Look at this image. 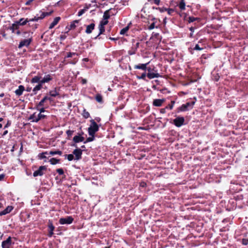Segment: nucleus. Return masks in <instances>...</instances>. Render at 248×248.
I'll use <instances>...</instances> for the list:
<instances>
[{"label": "nucleus", "mask_w": 248, "mask_h": 248, "mask_svg": "<svg viewBox=\"0 0 248 248\" xmlns=\"http://www.w3.org/2000/svg\"><path fill=\"white\" fill-rule=\"evenodd\" d=\"M91 137L88 138L86 141H84V143H86L89 142H91L94 140V136H90Z\"/></svg>", "instance_id": "nucleus-35"}, {"label": "nucleus", "mask_w": 248, "mask_h": 248, "mask_svg": "<svg viewBox=\"0 0 248 248\" xmlns=\"http://www.w3.org/2000/svg\"><path fill=\"white\" fill-rule=\"evenodd\" d=\"M146 70H147L148 73H151L152 71H153V69H152V68H150V67H147Z\"/></svg>", "instance_id": "nucleus-60"}, {"label": "nucleus", "mask_w": 248, "mask_h": 248, "mask_svg": "<svg viewBox=\"0 0 248 248\" xmlns=\"http://www.w3.org/2000/svg\"><path fill=\"white\" fill-rule=\"evenodd\" d=\"M51 14V12H43L41 11L39 12L33 18L28 19L29 22L30 21H37L39 19H42L46 16H49Z\"/></svg>", "instance_id": "nucleus-2"}, {"label": "nucleus", "mask_w": 248, "mask_h": 248, "mask_svg": "<svg viewBox=\"0 0 248 248\" xmlns=\"http://www.w3.org/2000/svg\"><path fill=\"white\" fill-rule=\"evenodd\" d=\"M184 122L185 119L183 117H177L173 120V124L178 127L182 126Z\"/></svg>", "instance_id": "nucleus-5"}, {"label": "nucleus", "mask_w": 248, "mask_h": 248, "mask_svg": "<svg viewBox=\"0 0 248 248\" xmlns=\"http://www.w3.org/2000/svg\"><path fill=\"white\" fill-rule=\"evenodd\" d=\"M146 76H147V74L146 73V72H144L143 73L140 77H139L138 78L145 80Z\"/></svg>", "instance_id": "nucleus-43"}, {"label": "nucleus", "mask_w": 248, "mask_h": 248, "mask_svg": "<svg viewBox=\"0 0 248 248\" xmlns=\"http://www.w3.org/2000/svg\"><path fill=\"white\" fill-rule=\"evenodd\" d=\"M73 153L75 155L76 160H79L81 158L82 151L80 149L77 148L75 149Z\"/></svg>", "instance_id": "nucleus-10"}, {"label": "nucleus", "mask_w": 248, "mask_h": 248, "mask_svg": "<svg viewBox=\"0 0 248 248\" xmlns=\"http://www.w3.org/2000/svg\"><path fill=\"white\" fill-rule=\"evenodd\" d=\"M95 100L97 102L102 103L103 102L102 96L100 94H97L95 96Z\"/></svg>", "instance_id": "nucleus-27"}, {"label": "nucleus", "mask_w": 248, "mask_h": 248, "mask_svg": "<svg viewBox=\"0 0 248 248\" xmlns=\"http://www.w3.org/2000/svg\"><path fill=\"white\" fill-rule=\"evenodd\" d=\"M77 62V60H75V61H73V62H69V63H70V64H76V63Z\"/></svg>", "instance_id": "nucleus-63"}, {"label": "nucleus", "mask_w": 248, "mask_h": 248, "mask_svg": "<svg viewBox=\"0 0 248 248\" xmlns=\"http://www.w3.org/2000/svg\"><path fill=\"white\" fill-rule=\"evenodd\" d=\"M24 90L25 87H24V86L19 85L18 86V89L15 91V93L17 96H19L23 94V93L24 91Z\"/></svg>", "instance_id": "nucleus-14"}, {"label": "nucleus", "mask_w": 248, "mask_h": 248, "mask_svg": "<svg viewBox=\"0 0 248 248\" xmlns=\"http://www.w3.org/2000/svg\"><path fill=\"white\" fill-rule=\"evenodd\" d=\"M50 95L52 97H56L59 94V93L57 91L56 89L51 90L49 93Z\"/></svg>", "instance_id": "nucleus-24"}, {"label": "nucleus", "mask_w": 248, "mask_h": 248, "mask_svg": "<svg viewBox=\"0 0 248 248\" xmlns=\"http://www.w3.org/2000/svg\"><path fill=\"white\" fill-rule=\"evenodd\" d=\"M18 28L19 25L17 21H16L14 23L12 24V26L10 27V30H11L13 32H15Z\"/></svg>", "instance_id": "nucleus-21"}, {"label": "nucleus", "mask_w": 248, "mask_h": 248, "mask_svg": "<svg viewBox=\"0 0 248 248\" xmlns=\"http://www.w3.org/2000/svg\"><path fill=\"white\" fill-rule=\"evenodd\" d=\"M156 9L158 10L161 13H163L164 12L167 11V8H164V7H162V8L157 7V8H156Z\"/></svg>", "instance_id": "nucleus-45"}, {"label": "nucleus", "mask_w": 248, "mask_h": 248, "mask_svg": "<svg viewBox=\"0 0 248 248\" xmlns=\"http://www.w3.org/2000/svg\"><path fill=\"white\" fill-rule=\"evenodd\" d=\"M52 79V78L50 75H45V77L41 80L40 82L43 84L45 83H47Z\"/></svg>", "instance_id": "nucleus-15"}, {"label": "nucleus", "mask_w": 248, "mask_h": 248, "mask_svg": "<svg viewBox=\"0 0 248 248\" xmlns=\"http://www.w3.org/2000/svg\"><path fill=\"white\" fill-rule=\"evenodd\" d=\"M193 49L196 50H202L203 49V48L201 47L198 44H197L194 47Z\"/></svg>", "instance_id": "nucleus-48"}, {"label": "nucleus", "mask_w": 248, "mask_h": 248, "mask_svg": "<svg viewBox=\"0 0 248 248\" xmlns=\"http://www.w3.org/2000/svg\"><path fill=\"white\" fill-rule=\"evenodd\" d=\"M66 134L67 135V136L69 137H70L73 134L74 131L73 130H68L66 131Z\"/></svg>", "instance_id": "nucleus-47"}, {"label": "nucleus", "mask_w": 248, "mask_h": 248, "mask_svg": "<svg viewBox=\"0 0 248 248\" xmlns=\"http://www.w3.org/2000/svg\"><path fill=\"white\" fill-rule=\"evenodd\" d=\"M12 238L9 236L6 240L3 241L2 242V248H10L12 245Z\"/></svg>", "instance_id": "nucleus-9"}, {"label": "nucleus", "mask_w": 248, "mask_h": 248, "mask_svg": "<svg viewBox=\"0 0 248 248\" xmlns=\"http://www.w3.org/2000/svg\"><path fill=\"white\" fill-rule=\"evenodd\" d=\"M242 242L244 245H248V238L243 239Z\"/></svg>", "instance_id": "nucleus-52"}, {"label": "nucleus", "mask_w": 248, "mask_h": 248, "mask_svg": "<svg viewBox=\"0 0 248 248\" xmlns=\"http://www.w3.org/2000/svg\"><path fill=\"white\" fill-rule=\"evenodd\" d=\"M91 125L88 128V134L89 136H94L95 133L98 131L99 127L96 123L93 120L90 121Z\"/></svg>", "instance_id": "nucleus-1"}, {"label": "nucleus", "mask_w": 248, "mask_h": 248, "mask_svg": "<svg viewBox=\"0 0 248 248\" xmlns=\"http://www.w3.org/2000/svg\"><path fill=\"white\" fill-rule=\"evenodd\" d=\"M99 33L97 36L95 38H97L100 34H102L105 31V27L104 26L99 24Z\"/></svg>", "instance_id": "nucleus-31"}, {"label": "nucleus", "mask_w": 248, "mask_h": 248, "mask_svg": "<svg viewBox=\"0 0 248 248\" xmlns=\"http://www.w3.org/2000/svg\"><path fill=\"white\" fill-rule=\"evenodd\" d=\"M136 48H135L134 46L132 47V48L128 51V54L130 55H134L136 52Z\"/></svg>", "instance_id": "nucleus-33"}, {"label": "nucleus", "mask_w": 248, "mask_h": 248, "mask_svg": "<svg viewBox=\"0 0 248 248\" xmlns=\"http://www.w3.org/2000/svg\"><path fill=\"white\" fill-rule=\"evenodd\" d=\"M103 20H108V19L110 17V15L109 14L108 11H106L103 15Z\"/></svg>", "instance_id": "nucleus-30"}, {"label": "nucleus", "mask_w": 248, "mask_h": 248, "mask_svg": "<svg viewBox=\"0 0 248 248\" xmlns=\"http://www.w3.org/2000/svg\"><path fill=\"white\" fill-rule=\"evenodd\" d=\"M62 152L61 151H50L48 153V155H62Z\"/></svg>", "instance_id": "nucleus-29"}, {"label": "nucleus", "mask_w": 248, "mask_h": 248, "mask_svg": "<svg viewBox=\"0 0 248 248\" xmlns=\"http://www.w3.org/2000/svg\"><path fill=\"white\" fill-rule=\"evenodd\" d=\"M45 155H48V153H47V152L42 153L41 154V156H40V157H41V158H46V156H45Z\"/></svg>", "instance_id": "nucleus-55"}, {"label": "nucleus", "mask_w": 248, "mask_h": 248, "mask_svg": "<svg viewBox=\"0 0 248 248\" xmlns=\"http://www.w3.org/2000/svg\"><path fill=\"white\" fill-rule=\"evenodd\" d=\"M195 103V101H192L190 102H187L186 104L182 105L178 108V112L186 111L188 110V108H192Z\"/></svg>", "instance_id": "nucleus-3"}, {"label": "nucleus", "mask_w": 248, "mask_h": 248, "mask_svg": "<svg viewBox=\"0 0 248 248\" xmlns=\"http://www.w3.org/2000/svg\"><path fill=\"white\" fill-rule=\"evenodd\" d=\"M17 22L19 26H24L28 22H29L28 18H21L18 21H17Z\"/></svg>", "instance_id": "nucleus-19"}, {"label": "nucleus", "mask_w": 248, "mask_h": 248, "mask_svg": "<svg viewBox=\"0 0 248 248\" xmlns=\"http://www.w3.org/2000/svg\"><path fill=\"white\" fill-rule=\"evenodd\" d=\"M197 19H198V18L197 17H194L193 16H189L188 17V22L189 23L193 22Z\"/></svg>", "instance_id": "nucleus-39"}, {"label": "nucleus", "mask_w": 248, "mask_h": 248, "mask_svg": "<svg viewBox=\"0 0 248 248\" xmlns=\"http://www.w3.org/2000/svg\"><path fill=\"white\" fill-rule=\"evenodd\" d=\"M167 13L169 15H170L174 12V10L172 9H167Z\"/></svg>", "instance_id": "nucleus-54"}, {"label": "nucleus", "mask_w": 248, "mask_h": 248, "mask_svg": "<svg viewBox=\"0 0 248 248\" xmlns=\"http://www.w3.org/2000/svg\"><path fill=\"white\" fill-rule=\"evenodd\" d=\"M78 20H76L73 21L70 25L69 30L75 29L76 27V23H78Z\"/></svg>", "instance_id": "nucleus-26"}, {"label": "nucleus", "mask_w": 248, "mask_h": 248, "mask_svg": "<svg viewBox=\"0 0 248 248\" xmlns=\"http://www.w3.org/2000/svg\"><path fill=\"white\" fill-rule=\"evenodd\" d=\"M108 23V20H103V21H101L100 22V24L103 26H105V25H107Z\"/></svg>", "instance_id": "nucleus-53"}, {"label": "nucleus", "mask_w": 248, "mask_h": 248, "mask_svg": "<svg viewBox=\"0 0 248 248\" xmlns=\"http://www.w3.org/2000/svg\"><path fill=\"white\" fill-rule=\"evenodd\" d=\"M66 156H67V158L69 161L73 160L74 159V155H73V154H69V155H67Z\"/></svg>", "instance_id": "nucleus-44"}, {"label": "nucleus", "mask_w": 248, "mask_h": 248, "mask_svg": "<svg viewBox=\"0 0 248 248\" xmlns=\"http://www.w3.org/2000/svg\"><path fill=\"white\" fill-rule=\"evenodd\" d=\"M53 234V231H49V233L48 234L49 237H51L52 235Z\"/></svg>", "instance_id": "nucleus-61"}, {"label": "nucleus", "mask_w": 248, "mask_h": 248, "mask_svg": "<svg viewBox=\"0 0 248 248\" xmlns=\"http://www.w3.org/2000/svg\"><path fill=\"white\" fill-rule=\"evenodd\" d=\"M40 81H41V77H40L35 76L31 79V82L32 83H38V82L40 83Z\"/></svg>", "instance_id": "nucleus-25"}, {"label": "nucleus", "mask_w": 248, "mask_h": 248, "mask_svg": "<svg viewBox=\"0 0 248 248\" xmlns=\"http://www.w3.org/2000/svg\"><path fill=\"white\" fill-rule=\"evenodd\" d=\"M56 171L60 175H62L64 173L63 169L61 168L57 169Z\"/></svg>", "instance_id": "nucleus-51"}, {"label": "nucleus", "mask_w": 248, "mask_h": 248, "mask_svg": "<svg viewBox=\"0 0 248 248\" xmlns=\"http://www.w3.org/2000/svg\"><path fill=\"white\" fill-rule=\"evenodd\" d=\"M153 71L151 73H148L147 74V77L149 79H153L154 78L161 77V76L160 75L159 73H157V71L156 70H155L153 69Z\"/></svg>", "instance_id": "nucleus-7"}, {"label": "nucleus", "mask_w": 248, "mask_h": 248, "mask_svg": "<svg viewBox=\"0 0 248 248\" xmlns=\"http://www.w3.org/2000/svg\"><path fill=\"white\" fill-rule=\"evenodd\" d=\"M31 40H32L31 38L24 39L22 40L18 45V48H21L24 46H28L31 44Z\"/></svg>", "instance_id": "nucleus-8"}, {"label": "nucleus", "mask_w": 248, "mask_h": 248, "mask_svg": "<svg viewBox=\"0 0 248 248\" xmlns=\"http://www.w3.org/2000/svg\"><path fill=\"white\" fill-rule=\"evenodd\" d=\"M128 30H129L128 26H127L124 28H123L120 31V34H124L128 31Z\"/></svg>", "instance_id": "nucleus-37"}, {"label": "nucleus", "mask_w": 248, "mask_h": 248, "mask_svg": "<svg viewBox=\"0 0 248 248\" xmlns=\"http://www.w3.org/2000/svg\"><path fill=\"white\" fill-rule=\"evenodd\" d=\"M60 161L59 159H57L55 158H52L49 160V162L52 165H55L58 163Z\"/></svg>", "instance_id": "nucleus-32"}, {"label": "nucleus", "mask_w": 248, "mask_h": 248, "mask_svg": "<svg viewBox=\"0 0 248 248\" xmlns=\"http://www.w3.org/2000/svg\"><path fill=\"white\" fill-rule=\"evenodd\" d=\"M86 10H87L86 9H83L79 10L78 13V16H82L85 12V11Z\"/></svg>", "instance_id": "nucleus-40"}, {"label": "nucleus", "mask_w": 248, "mask_h": 248, "mask_svg": "<svg viewBox=\"0 0 248 248\" xmlns=\"http://www.w3.org/2000/svg\"><path fill=\"white\" fill-rule=\"evenodd\" d=\"M47 100H51L50 98L47 96H45L44 97L40 102L37 105V106L36 107H43L44 105V103Z\"/></svg>", "instance_id": "nucleus-20"}, {"label": "nucleus", "mask_w": 248, "mask_h": 248, "mask_svg": "<svg viewBox=\"0 0 248 248\" xmlns=\"http://www.w3.org/2000/svg\"><path fill=\"white\" fill-rule=\"evenodd\" d=\"M179 7L181 10H184L186 9V3L185 0H181L179 4Z\"/></svg>", "instance_id": "nucleus-23"}, {"label": "nucleus", "mask_w": 248, "mask_h": 248, "mask_svg": "<svg viewBox=\"0 0 248 248\" xmlns=\"http://www.w3.org/2000/svg\"><path fill=\"white\" fill-rule=\"evenodd\" d=\"M33 0H28V1H26L25 4L26 5H29L33 1Z\"/></svg>", "instance_id": "nucleus-58"}, {"label": "nucleus", "mask_w": 248, "mask_h": 248, "mask_svg": "<svg viewBox=\"0 0 248 248\" xmlns=\"http://www.w3.org/2000/svg\"><path fill=\"white\" fill-rule=\"evenodd\" d=\"M36 109L39 111L40 113H42V112H44L45 111V108L43 107H36Z\"/></svg>", "instance_id": "nucleus-42"}, {"label": "nucleus", "mask_w": 248, "mask_h": 248, "mask_svg": "<svg viewBox=\"0 0 248 248\" xmlns=\"http://www.w3.org/2000/svg\"><path fill=\"white\" fill-rule=\"evenodd\" d=\"M60 19L61 18L60 17H55L54 19L53 22L50 24L49 27V29H52V28H53L58 23Z\"/></svg>", "instance_id": "nucleus-18"}, {"label": "nucleus", "mask_w": 248, "mask_h": 248, "mask_svg": "<svg viewBox=\"0 0 248 248\" xmlns=\"http://www.w3.org/2000/svg\"><path fill=\"white\" fill-rule=\"evenodd\" d=\"M5 175L3 174H0V181L2 180L4 178Z\"/></svg>", "instance_id": "nucleus-59"}, {"label": "nucleus", "mask_w": 248, "mask_h": 248, "mask_svg": "<svg viewBox=\"0 0 248 248\" xmlns=\"http://www.w3.org/2000/svg\"><path fill=\"white\" fill-rule=\"evenodd\" d=\"M82 115L85 119H87L90 117L89 112L87 111L85 109H84V110H83Z\"/></svg>", "instance_id": "nucleus-28"}, {"label": "nucleus", "mask_w": 248, "mask_h": 248, "mask_svg": "<svg viewBox=\"0 0 248 248\" xmlns=\"http://www.w3.org/2000/svg\"><path fill=\"white\" fill-rule=\"evenodd\" d=\"M155 28H157V27L155 26V23L153 22L152 24H151V25L148 27V28L149 30H152L154 29Z\"/></svg>", "instance_id": "nucleus-46"}, {"label": "nucleus", "mask_w": 248, "mask_h": 248, "mask_svg": "<svg viewBox=\"0 0 248 248\" xmlns=\"http://www.w3.org/2000/svg\"><path fill=\"white\" fill-rule=\"evenodd\" d=\"M149 62H147L146 63H140L138 65H135L134 66V69H141L143 70H146L147 69V66L149 64Z\"/></svg>", "instance_id": "nucleus-12"}, {"label": "nucleus", "mask_w": 248, "mask_h": 248, "mask_svg": "<svg viewBox=\"0 0 248 248\" xmlns=\"http://www.w3.org/2000/svg\"><path fill=\"white\" fill-rule=\"evenodd\" d=\"M7 133H8V130H6L4 131L2 134V136H5L6 135H7Z\"/></svg>", "instance_id": "nucleus-64"}, {"label": "nucleus", "mask_w": 248, "mask_h": 248, "mask_svg": "<svg viewBox=\"0 0 248 248\" xmlns=\"http://www.w3.org/2000/svg\"><path fill=\"white\" fill-rule=\"evenodd\" d=\"M95 27V24L94 23H91L89 25H87L86 27V29L85 31V32L87 34L91 33L93 30H94Z\"/></svg>", "instance_id": "nucleus-16"}, {"label": "nucleus", "mask_w": 248, "mask_h": 248, "mask_svg": "<svg viewBox=\"0 0 248 248\" xmlns=\"http://www.w3.org/2000/svg\"><path fill=\"white\" fill-rule=\"evenodd\" d=\"M46 167L45 166H40L38 169L34 171L33 173V176L34 177H36L38 176H42L46 171Z\"/></svg>", "instance_id": "nucleus-4"}, {"label": "nucleus", "mask_w": 248, "mask_h": 248, "mask_svg": "<svg viewBox=\"0 0 248 248\" xmlns=\"http://www.w3.org/2000/svg\"><path fill=\"white\" fill-rule=\"evenodd\" d=\"M83 134L82 132L81 134H79L78 135L75 136L73 139V141L75 143H78L80 142H82L84 140V138L82 136V135Z\"/></svg>", "instance_id": "nucleus-11"}, {"label": "nucleus", "mask_w": 248, "mask_h": 248, "mask_svg": "<svg viewBox=\"0 0 248 248\" xmlns=\"http://www.w3.org/2000/svg\"><path fill=\"white\" fill-rule=\"evenodd\" d=\"M73 218L71 216L67 217L65 218H61L59 219V223L62 224H70L73 221Z\"/></svg>", "instance_id": "nucleus-6"}, {"label": "nucleus", "mask_w": 248, "mask_h": 248, "mask_svg": "<svg viewBox=\"0 0 248 248\" xmlns=\"http://www.w3.org/2000/svg\"><path fill=\"white\" fill-rule=\"evenodd\" d=\"M75 55H78V54L75 52H69L67 54V55L65 57V58H71Z\"/></svg>", "instance_id": "nucleus-38"}, {"label": "nucleus", "mask_w": 248, "mask_h": 248, "mask_svg": "<svg viewBox=\"0 0 248 248\" xmlns=\"http://www.w3.org/2000/svg\"><path fill=\"white\" fill-rule=\"evenodd\" d=\"M13 209V207L12 206H8L3 211L0 212V216L5 215L9 213Z\"/></svg>", "instance_id": "nucleus-17"}, {"label": "nucleus", "mask_w": 248, "mask_h": 248, "mask_svg": "<svg viewBox=\"0 0 248 248\" xmlns=\"http://www.w3.org/2000/svg\"><path fill=\"white\" fill-rule=\"evenodd\" d=\"M37 116H38L39 121L42 119H44L45 118H46V115H45L44 114H42L41 113H39V114H38Z\"/></svg>", "instance_id": "nucleus-50"}, {"label": "nucleus", "mask_w": 248, "mask_h": 248, "mask_svg": "<svg viewBox=\"0 0 248 248\" xmlns=\"http://www.w3.org/2000/svg\"><path fill=\"white\" fill-rule=\"evenodd\" d=\"M42 85L40 82L37 85H36L33 89V91L34 92H35L36 91H38L40 90L41 89L42 87Z\"/></svg>", "instance_id": "nucleus-34"}, {"label": "nucleus", "mask_w": 248, "mask_h": 248, "mask_svg": "<svg viewBox=\"0 0 248 248\" xmlns=\"http://www.w3.org/2000/svg\"><path fill=\"white\" fill-rule=\"evenodd\" d=\"M166 108H161V109H160V112L161 113L164 114V113H166Z\"/></svg>", "instance_id": "nucleus-57"}, {"label": "nucleus", "mask_w": 248, "mask_h": 248, "mask_svg": "<svg viewBox=\"0 0 248 248\" xmlns=\"http://www.w3.org/2000/svg\"><path fill=\"white\" fill-rule=\"evenodd\" d=\"M11 122L9 120H8L7 122V124L4 126V128L5 129L8 128L11 125Z\"/></svg>", "instance_id": "nucleus-56"}, {"label": "nucleus", "mask_w": 248, "mask_h": 248, "mask_svg": "<svg viewBox=\"0 0 248 248\" xmlns=\"http://www.w3.org/2000/svg\"><path fill=\"white\" fill-rule=\"evenodd\" d=\"M174 104H175V101H171V104H170L168 106L166 107V109H170V110L172 109L173 108Z\"/></svg>", "instance_id": "nucleus-36"}, {"label": "nucleus", "mask_w": 248, "mask_h": 248, "mask_svg": "<svg viewBox=\"0 0 248 248\" xmlns=\"http://www.w3.org/2000/svg\"><path fill=\"white\" fill-rule=\"evenodd\" d=\"M48 228L49 231H53L55 227L52 223H50L48 225Z\"/></svg>", "instance_id": "nucleus-49"}, {"label": "nucleus", "mask_w": 248, "mask_h": 248, "mask_svg": "<svg viewBox=\"0 0 248 248\" xmlns=\"http://www.w3.org/2000/svg\"><path fill=\"white\" fill-rule=\"evenodd\" d=\"M149 1H150L151 3H154L156 5H159L160 2V0H149Z\"/></svg>", "instance_id": "nucleus-41"}, {"label": "nucleus", "mask_w": 248, "mask_h": 248, "mask_svg": "<svg viewBox=\"0 0 248 248\" xmlns=\"http://www.w3.org/2000/svg\"><path fill=\"white\" fill-rule=\"evenodd\" d=\"M139 45L140 43L138 42L136 44L135 46H134L135 48H136V50H137V48L139 47Z\"/></svg>", "instance_id": "nucleus-62"}, {"label": "nucleus", "mask_w": 248, "mask_h": 248, "mask_svg": "<svg viewBox=\"0 0 248 248\" xmlns=\"http://www.w3.org/2000/svg\"><path fill=\"white\" fill-rule=\"evenodd\" d=\"M30 119L33 122H38L39 121L38 116L36 113L32 114L30 118Z\"/></svg>", "instance_id": "nucleus-22"}, {"label": "nucleus", "mask_w": 248, "mask_h": 248, "mask_svg": "<svg viewBox=\"0 0 248 248\" xmlns=\"http://www.w3.org/2000/svg\"><path fill=\"white\" fill-rule=\"evenodd\" d=\"M165 101V100L164 99H156L154 100L153 105L155 107H160Z\"/></svg>", "instance_id": "nucleus-13"}]
</instances>
